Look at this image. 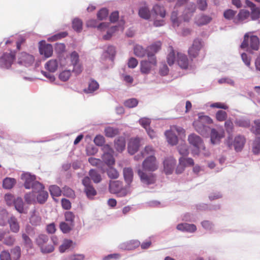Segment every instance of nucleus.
<instances>
[{
    "label": "nucleus",
    "mask_w": 260,
    "mask_h": 260,
    "mask_svg": "<svg viewBox=\"0 0 260 260\" xmlns=\"http://www.w3.org/2000/svg\"><path fill=\"white\" fill-rule=\"evenodd\" d=\"M251 132L256 135H260V120H255L251 127Z\"/></svg>",
    "instance_id": "43"
},
{
    "label": "nucleus",
    "mask_w": 260,
    "mask_h": 260,
    "mask_svg": "<svg viewBox=\"0 0 260 260\" xmlns=\"http://www.w3.org/2000/svg\"><path fill=\"white\" fill-rule=\"evenodd\" d=\"M165 135L167 137L168 142L172 145H175L178 142V138L171 130L167 131L165 132Z\"/></svg>",
    "instance_id": "29"
},
{
    "label": "nucleus",
    "mask_w": 260,
    "mask_h": 260,
    "mask_svg": "<svg viewBox=\"0 0 260 260\" xmlns=\"http://www.w3.org/2000/svg\"><path fill=\"white\" fill-rule=\"evenodd\" d=\"M193 125L196 131L201 135L206 134L208 131V127L204 125L199 118L193 122Z\"/></svg>",
    "instance_id": "19"
},
{
    "label": "nucleus",
    "mask_w": 260,
    "mask_h": 260,
    "mask_svg": "<svg viewBox=\"0 0 260 260\" xmlns=\"http://www.w3.org/2000/svg\"><path fill=\"white\" fill-rule=\"evenodd\" d=\"M140 245V242L138 240H134L124 243L121 245L122 248L127 250H132L138 247Z\"/></svg>",
    "instance_id": "27"
},
{
    "label": "nucleus",
    "mask_w": 260,
    "mask_h": 260,
    "mask_svg": "<svg viewBox=\"0 0 260 260\" xmlns=\"http://www.w3.org/2000/svg\"><path fill=\"white\" fill-rule=\"evenodd\" d=\"M224 137V131L223 129L218 130L212 128L210 133V140L213 144H216L220 142L221 139Z\"/></svg>",
    "instance_id": "14"
},
{
    "label": "nucleus",
    "mask_w": 260,
    "mask_h": 260,
    "mask_svg": "<svg viewBox=\"0 0 260 260\" xmlns=\"http://www.w3.org/2000/svg\"><path fill=\"white\" fill-rule=\"evenodd\" d=\"M21 179L24 181V186L26 189L32 188L34 189L35 184L36 183H40L36 180V176L30 174L26 173L21 175Z\"/></svg>",
    "instance_id": "12"
},
{
    "label": "nucleus",
    "mask_w": 260,
    "mask_h": 260,
    "mask_svg": "<svg viewBox=\"0 0 260 260\" xmlns=\"http://www.w3.org/2000/svg\"><path fill=\"white\" fill-rule=\"evenodd\" d=\"M73 244V241L69 239L64 240L62 244L59 246V249L60 252H64L68 249Z\"/></svg>",
    "instance_id": "40"
},
{
    "label": "nucleus",
    "mask_w": 260,
    "mask_h": 260,
    "mask_svg": "<svg viewBox=\"0 0 260 260\" xmlns=\"http://www.w3.org/2000/svg\"><path fill=\"white\" fill-rule=\"evenodd\" d=\"M153 11L156 15H159L162 18H164L166 16V11L164 8L158 5L154 6Z\"/></svg>",
    "instance_id": "39"
},
{
    "label": "nucleus",
    "mask_w": 260,
    "mask_h": 260,
    "mask_svg": "<svg viewBox=\"0 0 260 260\" xmlns=\"http://www.w3.org/2000/svg\"><path fill=\"white\" fill-rule=\"evenodd\" d=\"M140 124L146 129L149 127L151 120L148 118H142L139 120Z\"/></svg>",
    "instance_id": "59"
},
{
    "label": "nucleus",
    "mask_w": 260,
    "mask_h": 260,
    "mask_svg": "<svg viewBox=\"0 0 260 260\" xmlns=\"http://www.w3.org/2000/svg\"><path fill=\"white\" fill-rule=\"evenodd\" d=\"M188 141L189 144L196 148L198 150H194L192 152L193 155H198L199 153L200 149H204L205 147L203 145V142L201 137L194 134H190L188 137Z\"/></svg>",
    "instance_id": "8"
},
{
    "label": "nucleus",
    "mask_w": 260,
    "mask_h": 260,
    "mask_svg": "<svg viewBox=\"0 0 260 260\" xmlns=\"http://www.w3.org/2000/svg\"><path fill=\"white\" fill-rule=\"evenodd\" d=\"M142 168L144 170L154 172L158 168V164L154 156H148L143 161Z\"/></svg>",
    "instance_id": "9"
},
{
    "label": "nucleus",
    "mask_w": 260,
    "mask_h": 260,
    "mask_svg": "<svg viewBox=\"0 0 260 260\" xmlns=\"http://www.w3.org/2000/svg\"><path fill=\"white\" fill-rule=\"evenodd\" d=\"M161 47L160 41H157L152 44L147 48V55L148 57H155V54L157 53Z\"/></svg>",
    "instance_id": "16"
},
{
    "label": "nucleus",
    "mask_w": 260,
    "mask_h": 260,
    "mask_svg": "<svg viewBox=\"0 0 260 260\" xmlns=\"http://www.w3.org/2000/svg\"><path fill=\"white\" fill-rule=\"evenodd\" d=\"M16 183V180L14 178L7 177L3 182V186L5 189H11L13 187Z\"/></svg>",
    "instance_id": "34"
},
{
    "label": "nucleus",
    "mask_w": 260,
    "mask_h": 260,
    "mask_svg": "<svg viewBox=\"0 0 260 260\" xmlns=\"http://www.w3.org/2000/svg\"><path fill=\"white\" fill-rule=\"evenodd\" d=\"M82 184L84 186V192L87 198L89 200L93 199L96 195L97 192L92 184L89 177H85L82 180Z\"/></svg>",
    "instance_id": "5"
},
{
    "label": "nucleus",
    "mask_w": 260,
    "mask_h": 260,
    "mask_svg": "<svg viewBox=\"0 0 260 260\" xmlns=\"http://www.w3.org/2000/svg\"><path fill=\"white\" fill-rule=\"evenodd\" d=\"M64 217L66 221L74 225L75 215L72 212L67 211L64 213Z\"/></svg>",
    "instance_id": "53"
},
{
    "label": "nucleus",
    "mask_w": 260,
    "mask_h": 260,
    "mask_svg": "<svg viewBox=\"0 0 260 260\" xmlns=\"http://www.w3.org/2000/svg\"><path fill=\"white\" fill-rule=\"evenodd\" d=\"M224 127L228 133L230 134L233 133L234 124L231 120H228L225 122Z\"/></svg>",
    "instance_id": "60"
},
{
    "label": "nucleus",
    "mask_w": 260,
    "mask_h": 260,
    "mask_svg": "<svg viewBox=\"0 0 260 260\" xmlns=\"http://www.w3.org/2000/svg\"><path fill=\"white\" fill-rule=\"evenodd\" d=\"M73 28L77 31H80L82 29V22L78 19H74L72 22Z\"/></svg>",
    "instance_id": "47"
},
{
    "label": "nucleus",
    "mask_w": 260,
    "mask_h": 260,
    "mask_svg": "<svg viewBox=\"0 0 260 260\" xmlns=\"http://www.w3.org/2000/svg\"><path fill=\"white\" fill-rule=\"evenodd\" d=\"M34 187L36 194V202L41 204L45 203L48 198V193L44 190V186L41 183H36Z\"/></svg>",
    "instance_id": "4"
},
{
    "label": "nucleus",
    "mask_w": 260,
    "mask_h": 260,
    "mask_svg": "<svg viewBox=\"0 0 260 260\" xmlns=\"http://www.w3.org/2000/svg\"><path fill=\"white\" fill-rule=\"evenodd\" d=\"M58 67V62L56 59H52L48 61L45 64V68L49 72H55Z\"/></svg>",
    "instance_id": "25"
},
{
    "label": "nucleus",
    "mask_w": 260,
    "mask_h": 260,
    "mask_svg": "<svg viewBox=\"0 0 260 260\" xmlns=\"http://www.w3.org/2000/svg\"><path fill=\"white\" fill-rule=\"evenodd\" d=\"M34 61V56L26 52H21L18 56V63L25 67H29L32 65Z\"/></svg>",
    "instance_id": "11"
},
{
    "label": "nucleus",
    "mask_w": 260,
    "mask_h": 260,
    "mask_svg": "<svg viewBox=\"0 0 260 260\" xmlns=\"http://www.w3.org/2000/svg\"><path fill=\"white\" fill-rule=\"evenodd\" d=\"M8 222L9 223L10 230L12 232L17 233L19 232L20 226L17 219L16 217L14 216L11 217L8 220Z\"/></svg>",
    "instance_id": "26"
},
{
    "label": "nucleus",
    "mask_w": 260,
    "mask_h": 260,
    "mask_svg": "<svg viewBox=\"0 0 260 260\" xmlns=\"http://www.w3.org/2000/svg\"><path fill=\"white\" fill-rule=\"evenodd\" d=\"M93 141L96 145L102 146L105 143V140L103 136L99 135L95 137Z\"/></svg>",
    "instance_id": "58"
},
{
    "label": "nucleus",
    "mask_w": 260,
    "mask_h": 260,
    "mask_svg": "<svg viewBox=\"0 0 260 260\" xmlns=\"http://www.w3.org/2000/svg\"><path fill=\"white\" fill-rule=\"evenodd\" d=\"M175 60V52L172 49L171 51V52L169 53V54L168 55L167 57V62L171 66L174 64Z\"/></svg>",
    "instance_id": "62"
},
{
    "label": "nucleus",
    "mask_w": 260,
    "mask_h": 260,
    "mask_svg": "<svg viewBox=\"0 0 260 260\" xmlns=\"http://www.w3.org/2000/svg\"><path fill=\"white\" fill-rule=\"evenodd\" d=\"M176 163V161L173 157H167L164 160V171L166 174H170L173 172Z\"/></svg>",
    "instance_id": "15"
},
{
    "label": "nucleus",
    "mask_w": 260,
    "mask_h": 260,
    "mask_svg": "<svg viewBox=\"0 0 260 260\" xmlns=\"http://www.w3.org/2000/svg\"><path fill=\"white\" fill-rule=\"evenodd\" d=\"M25 201L28 204H34L36 202V192L32 189L31 192L27 193L24 197Z\"/></svg>",
    "instance_id": "33"
},
{
    "label": "nucleus",
    "mask_w": 260,
    "mask_h": 260,
    "mask_svg": "<svg viewBox=\"0 0 260 260\" xmlns=\"http://www.w3.org/2000/svg\"><path fill=\"white\" fill-rule=\"evenodd\" d=\"M177 229L181 231L190 233L194 232L197 230L196 226L194 224L187 223H183L178 224Z\"/></svg>",
    "instance_id": "23"
},
{
    "label": "nucleus",
    "mask_w": 260,
    "mask_h": 260,
    "mask_svg": "<svg viewBox=\"0 0 260 260\" xmlns=\"http://www.w3.org/2000/svg\"><path fill=\"white\" fill-rule=\"evenodd\" d=\"M14 205L15 209L20 213H26L27 208L24 206V203L22 198L18 197L14 201Z\"/></svg>",
    "instance_id": "24"
},
{
    "label": "nucleus",
    "mask_w": 260,
    "mask_h": 260,
    "mask_svg": "<svg viewBox=\"0 0 260 260\" xmlns=\"http://www.w3.org/2000/svg\"><path fill=\"white\" fill-rule=\"evenodd\" d=\"M30 223L35 226H37L40 224L41 222V217L40 216L39 213L36 210L32 211L31 214L29 219Z\"/></svg>",
    "instance_id": "28"
},
{
    "label": "nucleus",
    "mask_w": 260,
    "mask_h": 260,
    "mask_svg": "<svg viewBox=\"0 0 260 260\" xmlns=\"http://www.w3.org/2000/svg\"><path fill=\"white\" fill-rule=\"evenodd\" d=\"M134 51L136 56L140 57L144 56L147 53V49H145L142 46L139 45H137L135 46Z\"/></svg>",
    "instance_id": "37"
},
{
    "label": "nucleus",
    "mask_w": 260,
    "mask_h": 260,
    "mask_svg": "<svg viewBox=\"0 0 260 260\" xmlns=\"http://www.w3.org/2000/svg\"><path fill=\"white\" fill-rule=\"evenodd\" d=\"M259 40L258 38L256 36H251L250 38L248 33L245 34L244 40L240 46L242 49L247 48V51L250 53L252 52L249 49L257 51L259 49Z\"/></svg>",
    "instance_id": "2"
},
{
    "label": "nucleus",
    "mask_w": 260,
    "mask_h": 260,
    "mask_svg": "<svg viewBox=\"0 0 260 260\" xmlns=\"http://www.w3.org/2000/svg\"><path fill=\"white\" fill-rule=\"evenodd\" d=\"M84 255L81 254H77L70 255L63 260H83L84 259Z\"/></svg>",
    "instance_id": "61"
},
{
    "label": "nucleus",
    "mask_w": 260,
    "mask_h": 260,
    "mask_svg": "<svg viewBox=\"0 0 260 260\" xmlns=\"http://www.w3.org/2000/svg\"><path fill=\"white\" fill-rule=\"evenodd\" d=\"M71 61L72 65H76L79 62V55L76 52H73L70 55Z\"/></svg>",
    "instance_id": "64"
},
{
    "label": "nucleus",
    "mask_w": 260,
    "mask_h": 260,
    "mask_svg": "<svg viewBox=\"0 0 260 260\" xmlns=\"http://www.w3.org/2000/svg\"><path fill=\"white\" fill-rule=\"evenodd\" d=\"M227 116V113L225 111L218 110L216 113L215 117L217 121L222 122L226 120Z\"/></svg>",
    "instance_id": "48"
},
{
    "label": "nucleus",
    "mask_w": 260,
    "mask_h": 260,
    "mask_svg": "<svg viewBox=\"0 0 260 260\" xmlns=\"http://www.w3.org/2000/svg\"><path fill=\"white\" fill-rule=\"evenodd\" d=\"M99 87L98 83L95 80H91L88 85V90L89 92H92Z\"/></svg>",
    "instance_id": "56"
},
{
    "label": "nucleus",
    "mask_w": 260,
    "mask_h": 260,
    "mask_svg": "<svg viewBox=\"0 0 260 260\" xmlns=\"http://www.w3.org/2000/svg\"><path fill=\"white\" fill-rule=\"evenodd\" d=\"M138 104V101L135 98H132L126 100L124 102V105L129 108L136 107Z\"/></svg>",
    "instance_id": "45"
},
{
    "label": "nucleus",
    "mask_w": 260,
    "mask_h": 260,
    "mask_svg": "<svg viewBox=\"0 0 260 260\" xmlns=\"http://www.w3.org/2000/svg\"><path fill=\"white\" fill-rule=\"evenodd\" d=\"M138 174L140 178L141 181L144 184L150 185L154 184L156 181V176L152 173H146L143 171L139 169Z\"/></svg>",
    "instance_id": "13"
},
{
    "label": "nucleus",
    "mask_w": 260,
    "mask_h": 260,
    "mask_svg": "<svg viewBox=\"0 0 260 260\" xmlns=\"http://www.w3.org/2000/svg\"><path fill=\"white\" fill-rule=\"evenodd\" d=\"M139 16L144 19H148L150 17V11L147 7H142L139 11Z\"/></svg>",
    "instance_id": "42"
},
{
    "label": "nucleus",
    "mask_w": 260,
    "mask_h": 260,
    "mask_svg": "<svg viewBox=\"0 0 260 260\" xmlns=\"http://www.w3.org/2000/svg\"><path fill=\"white\" fill-rule=\"evenodd\" d=\"M108 15V11L106 8L101 9L97 14L98 18L100 20H102L106 18Z\"/></svg>",
    "instance_id": "55"
},
{
    "label": "nucleus",
    "mask_w": 260,
    "mask_h": 260,
    "mask_svg": "<svg viewBox=\"0 0 260 260\" xmlns=\"http://www.w3.org/2000/svg\"><path fill=\"white\" fill-rule=\"evenodd\" d=\"M115 147L118 151H122L125 147V141L123 137H119L115 142Z\"/></svg>",
    "instance_id": "35"
},
{
    "label": "nucleus",
    "mask_w": 260,
    "mask_h": 260,
    "mask_svg": "<svg viewBox=\"0 0 260 260\" xmlns=\"http://www.w3.org/2000/svg\"><path fill=\"white\" fill-rule=\"evenodd\" d=\"M8 213L5 210L0 211V225H5L8 220Z\"/></svg>",
    "instance_id": "51"
},
{
    "label": "nucleus",
    "mask_w": 260,
    "mask_h": 260,
    "mask_svg": "<svg viewBox=\"0 0 260 260\" xmlns=\"http://www.w3.org/2000/svg\"><path fill=\"white\" fill-rule=\"evenodd\" d=\"M142 152L144 156L145 157L146 156L147 157L148 156H154L155 150L152 146H147L145 147V149L142 151Z\"/></svg>",
    "instance_id": "50"
},
{
    "label": "nucleus",
    "mask_w": 260,
    "mask_h": 260,
    "mask_svg": "<svg viewBox=\"0 0 260 260\" xmlns=\"http://www.w3.org/2000/svg\"><path fill=\"white\" fill-rule=\"evenodd\" d=\"M15 52H5L0 57V68L9 69L11 67L15 59Z\"/></svg>",
    "instance_id": "6"
},
{
    "label": "nucleus",
    "mask_w": 260,
    "mask_h": 260,
    "mask_svg": "<svg viewBox=\"0 0 260 260\" xmlns=\"http://www.w3.org/2000/svg\"><path fill=\"white\" fill-rule=\"evenodd\" d=\"M212 20L211 17L206 15H201L196 17L195 22L199 25H204L209 23Z\"/></svg>",
    "instance_id": "31"
},
{
    "label": "nucleus",
    "mask_w": 260,
    "mask_h": 260,
    "mask_svg": "<svg viewBox=\"0 0 260 260\" xmlns=\"http://www.w3.org/2000/svg\"><path fill=\"white\" fill-rule=\"evenodd\" d=\"M11 253L13 258L17 260L19 258L21 255V249L20 247L16 246L11 250Z\"/></svg>",
    "instance_id": "57"
},
{
    "label": "nucleus",
    "mask_w": 260,
    "mask_h": 260,
    "mask_svg": "<svg viewBox=\"0 0 260 260\" xmlns=\"http://www.w3.org/2000/svg\"><path fill=\"white\" fill-rule=\"evenodd\" d=\"M71 75L70 70H65L61 72L59 75V78L62 81H67Z\"/></svg>",
    "instance_id": "54"
},
{
    "label": "nucleus",
    "mask_w": 260,
    "mask_h": 260,
    "mask_svg": "<svg viewBox=\"0 0 260 260\" xmlns=\"http://www.w3.org/2000/svg\"><path fill=\"white\" fill-rule=\"evenodd\" d=\"M107 173L109 178L111 179H117L119 175L118 172L115 168L110 167L107 171Z\"/></svg>",
    "instance_id": "46"
},
{
    "label": "nucleus",
    "mask_w": 260,
    "mask_h": 260,
    "mask_svg": "<svg viewBox=\"0 0 260 260\" xmlns=\"http://www.w3.org/2000/svg\"><path fill=\"white\" fill-rule=\"evenodd\" d=\"M74 225H72L71 223H67L65 222H61L59 224V228L61 232L64 234L69 233L73 229Z\"/></svg>",
    "instance_id": "38"
},
{
    "label": "nucleus",
    "mask_w": 260,
    "mask_h": 260,
    "mask_svg": "<svg viewBox=\"0 0 260 260\" xmlns=\"http://www.w3.org/2000/svg\"><path fill=\"white\" fill-rule=\"evenodd\" d=\"M123 174L125 182L129 186L133 180L134 172L133 169L130 167L123 168Z\"/></svg>",
    "instance_id": "21"
},
{
    "label": "nucleus",
    "mask_w": 260,
    "mask_h": 260,
    "mask_svg": "<svg viewBox=\"0 0 260 260\" xmlns=\"http://www.w3.org/2000/svg\"><path fill=\"white\" fill-rule=\"evenodd\" d=\"M245 143V139L243 136H236L233 144L235 150L237 152L241 151L243 148Z\"/></svg>",
    "instance_id": "22"
},
{
    "label": "nucleus",
    "mask_w": 260,
    "mask_h": 260,
    "mask_svg": "<svg viewBox=\"0 0 260 260\" xmlns=\"http://www.w3.org/2000/svg\"><path fill=\"white\" fill-rule=\"evenodd\" d=\"M39 51L41 55H44L46 58H48L53 54V47L49 44H42L39 47Z\"/></svg>",
    "instance_id": "18"
},
{
    "label": "nucleus",
    "mask_w": 260,
    "mask_h": 260,
    "mask_svg": "<svg viewBox=\"0 0 260 260\" xmlns=\"http://www.w3.org/2000/svg\"><path fill=\"white\" fill-rule=\"evenodd\" d=\"M48 240V236L45 234L39 235L36 239V244L43 253H51L54 250V247L52 244H47Z\"/></svg>",
    "instance_id": "3"
},
{
    "label": "nucleus",
    "mask_w": 260,
    "mask_h": 260,
    "mask_svg": "<svg viewBox=\"0 0 260 260\" xmlns=\"http://www.w3.org/2000/svg\"><path fill=\"white\" fill-rule=\"evenodd\" d=\"M177 63L182 69H187L189 66L188 59L184 54L178 53L177 54Z\"/></svg>",
    "instance_id": "20"
},
{
    "label": "nucleus",
    "mask_w": 260,
    "mask_h": 260,
    "mask_svg": "<svg viewBox=\"0 0 260 260\" xmlns=\"http://www.w3.org/2000/svg\"><path fill=\"white\" fill-rule=\"evenodd\" d=\"M179 161L182 164L185 165V166H193L194 165V160L192 158L189 157H184L182 156L179 158Z\"/></svg>",
    "instance_id": "44"
},
{
    "label": "nucleus",
    "mask_w": 260,
    "mask_h": 260,
    "mask_svg": "<svg viewBox=\"0 0 260 260\" xmlns=\"http://www.w3.org/2000/svg\"><path fill=\"white\" fill-rule=\"evenodd\" d=\"M203 44L201 40L196 39L193 40L192 45L189 48L188 54L189 58L192 60L197 57H201L203 59L205 55V51L203 49Z\"/></svg>",
    "instance_id": "1"
},
{
    "label": "nucleus",
    "mask_w": 260,
    "mask_h": 260,
    "mask_svg": "<svg viewBox=\"0 0 260 260\" xmlns=\"http://www.w3.org/2000/svg\"><path fill=\"white\" fill-rule=\"evenodd\" d=\"M178 150L179 153L182 156H187L189 154L187 147L185 145L179 146L178 147Z\"/></svg>",
    "instance_id": "63"
},
{
    "label": "nucleus",
    "mask_w": 260,
    "mask_h": 260,
    "mask_svg": "<svg viewBox=\"0 0 260 260\" xmlns=\"http://www.w3.org/2000/svg\"><path fill=\"white\" fill-rule=\"evenodd\" d=\"M89 178L95 183H99L102 180L101 175L94 169H90L88 172Z\"/></svg>",
    "instance_id": "30"
},
{
    "label": "nucleus",
    "mask_w": 260,
    "mask_h": 260,
    "mask_svg": "<svg viewBox=\"0 0 260 260\" xmlns=\"http://www.w3.org/2000/svg\"><path fill=\"white\" fill-rule=\"evenodd\" d=\"M148 60H145L141 62L140 71L142 74H148L156 66V57H148Z\"/></svg>",
    "instance_id": "10"
},
{
    "label": "nucleus",
    "mask_w": 260,
    "mask_h": 260,
    "mask_svg": "<svg viewBox=\"0 0 260 260\" xmlns=\"http://www.w3.org/2000/svg\"><path fill=\"white\" fill-rule=\"evenodd\" d=\"M113 153H105L102 156V159L107 166L110 167L115 164V159L113 157Z\"/></svg>",
    "instance_id": "32"
},
{
    "label": "nucleus",
    "mask_w": 260,
    "mask_h": 260,
    "mask_svg": "<svg viewBox=\"0 0 260 260\" xmlns=\"http://www.w3.org/2000/svg\"><path fill=\"white\" fill-rule=\"evenodd\" d=\"M15 242V239L14 237L12 235H10L9 234H7L5 239L3 241L4 244L8 246H12L13 245Z\"/></svg>",
    "instance_id": "52"
},
{
    "label": "nucleus",
    "mask_w": 260,
    "mask_h": 260,
    "mask_svg": "<svg viewBox=\"0 0 260 260\" xmlns=\"http://www.w3.org/2000/svg\"><path fill=\"white\" fill-rule=\"evenodd\" d=\"M49 191L51 195L53 197H59L61 194L60 188L57 185H51L49 187Z\"/></svg>",
    "instance_id": "41"
},
{
    "label": "nucleus",
    "mask_w": 260,
    "mask_h": 260,
    "mask_svg": "<svg viewBox=\"0 0 260 260\" xmlns=\"http://www.w3.org/2000/svg\"><path fill=\"white\" fill-rule=\"evenodd\" d=\"M141 139L139 138L131 139L128 145V151L129 154L133 155L138 150L140 146Z\"/></svg>",
    "instance_id": "17"
},
{
    "label": "nucleus",
    "mask_w": 260,
    "mask_h": 260,
    "mask_svg": "<svg viewBox=\"0 0 260 260\" xmlns=\"http://www.w3.org/2000/svg\"><path fill=\"white\" fill-rule=\"evenodd\" d=\"M104 132L106 137L112 138L118 134L119 131L117 128L108 126L105 128Z\"/></svg>",
    "instance_id": "36"
},
{
    "label": "nucleus",
    "mask_w": 260,
    "mask_h": 260,
    "mask_svg": "<svg viewBox=\"0 0 260 260\" xmlns=\"http://www.w3.org/2000/svg\"><path fill=\"white\" fill-rule=\"evenodd\" d=\"M252 151L255 154H258L260 152V138L256 137L253 143Z\"/></svg>",
    "instance_id": "49"
},
{
    "label": "nucleus",
    "mask_w": 260,
    "mask_h": 260,
    "mask_svg": "<svg viewBox=\"0 0 260 260\" xmlns=\"http://www.w3.org/2000/svg\"><path fill=\"white\" fill-rule=\"evenodd\" d=\"M109 190L112 193H117L119 197H124L128 193L127 190L123 188L122 182L120 181H111Z\"/></svg>",
    "instance_id": "7"
}]
</instances>
